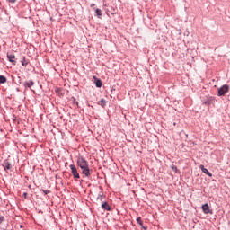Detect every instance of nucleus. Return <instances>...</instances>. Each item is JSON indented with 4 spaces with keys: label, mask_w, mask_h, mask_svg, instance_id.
Returning a JSON list of instances; mask_svg holds the SVG:
<instances>
[{
    "label": "nucleus",
    "mask_w": 230,
    "mask_h": 230,
    "mask_svg": "<svg viewBox=\"0 0 230 230\" xmlns=\"http://www.w3.org/2000/svg\"><path fill=\"white\" fill-rule=\"evenodd\" d=\"M230 87L228 84H224L217 89V96H226V93H229Z\"/></svg>",
    "instance_id": "f257e3e1"
},
{
    "label": "nucleus",
    "mask_w": 230,
    "mask_h": 230,
    "mask_svg": "<svg viewBox=\"0 0 230 230\" xmlns=\"http://www.w3.org/2000/svg\"><path fill=\"white\" fill-rule=\"evenodd\" d=\"M77 164L81 168V170L89 166V164L87 163V160H85V158L84 156H79L77 158Z\"/></svg>",
    "instance_id": "f03ea898"
},
{
    "label": "nucleus",
    "mask_w": 230,
    "mask_h": 230,
    "mask_svg": "<svg viewBox=\"0 0 230 230\" xmlns=\"http://www.w3.org/2000/svg\"><path fill=\"white\" fill-rule=\"evenodd\" d=\"M70 169L74 179H80V173H78V169H76V166H75V164H70Z\"/></svg>",
    "instance_id": "7ed1b4c3"
},
{
    "label": "nucleus",
    "mask_w": 230,
    "mask_h": 230,
    "mask_svg": "<svg viewBox=\"0 0 230 230\" xmlns=\"http://www.w3.org/2000/svg\"><path fill=\"white\" fill-rule=\"evenodd\" d=\"M201 208L203 210V213H205V215H213V210L209 208V205L208 203L202 205Z\"/></svg>",
    "instance_id": "20e7f679"
},
{
    "label": "nucleus",
    "mask_w": 230,
    "mask_h": 230,
    "mask_svg": "<svg viewBox=\"0 0 230 230\" xmlns=\"http://www.w3.org/2000/svg\"><path fill=\"white\" fill-rule=\"evenodd\" d=\"M34 85L35 82H33V80H28L23 83V87H25V89H30L31 91H33L31 87H33Z\"/></svg>",
    "instance_id": "39448f33"
},
{
    "label": "nucleus",
    "mask_w": 230,
    "mask_h": 230,
    "mask_svg": "<svg viewBox=\"0 0 230 230\" xmlns=\"http://www.w3.org/2000/svg\"><path fill=\"white\" fill-rule=\"evenodd\" d=\"M215 99L213 97H207L206 99L203 100V105H212L214 103Z\"/></svg>",
    "instance_id": "423d86ee"
},
{
    "label": "nucleus",
    "mask_w": 230,
    "mask_h": 230,
    "mask_svg": "<svg viewBox=\"0 0 230 230\" xmlns=\"http://www.w3.org/2000/svg\"><path fill=\"white\" fill-rule=\"evenodd\" d=\"M82 173H83V175H85V177L91 176V170L89 169V165H87L86 167H84L82 169Z\"/></svg>",
    "instance_id": "0eeeda50"
},
{
    "label": "nucleus",
    "mask_w": 230,
    "mask_h": 230,
    "mask_svg": "<svg viewBox=\"0 0 230 230\" xmlns=\"http://www.w3.org/2000/svg\"><path fill=\"white\" fill-rule=\"evenodd\" d=\"M7 59L9 60V62H11V64H13V66H15L17 64V61H15V55L7 54Z\"/></svg>",
    "instance_id": "6e6552de"
},
{
    "label": "nucleus",
    "mask_w": 230,
    "mask_h": 230,
    "mask_svg": "<svg viewBox=\"0 0 230 230\" xmlns=\"http://www.w3.org/2000/svg\"><path fill=\"white\" fill-rule=\"evenodd\" d=\"M2 166H4V170H12V164L8 160H4Z\"/></svg>",
    "instance_id": "1a4fd4ad"
},
{
    "label": "nucleus",
    "mask_w": 230,
    "mask_h": 230,
    "mask_svg": "<svg viewBox=\"0 0 230 230\" xmlns=\"http://www.w3.org/2000/svg\"><path fill=\"white\" fill-rule=\"evenodd\" d=\"M200 169H201V172H203V173H206V175H208V177H213V173H211L209 170L205 168L204 165H200Z\"/></svg>",
    "instance_id": "9d476101"
},
{
    "label": "nucleus",
    "mask_w": 230,
    "mask_h": 230,
    "mask_svg": "<svg viewBox=\"0 0 230 230\" xmlns=\"http://www.w3.org/2000/svg\"><path fill=\"white\" fill-rule=\"evenodd\" d=\"M101 208H102V209H104L105 211H111V206L109 205V203H107V201H104V202L102 204Z\"/></svg>",
    "instance_id": "9b49d317"
},
{
    "label": "nucleus",
    "mask_w": 230,
    "mask_h": 230,
    "mask_svg": "<svg viewBox=\"0 0 230 230\" xmlns=\"http://www.w3.org/2000/svg\"><path fill=\"white\" fill-rule=\"evenodd\" d=\"M95 15L98 17V19H102V9L95 8Z\"/></svg>",
    "instance_id": "f8f14e48"
},
{
    "label": "nucleus",
    "mask_w": 230,
    "mask_h": 230,
    "mask_svg": "<svg viewBox=\"0 0 230 230\" xmlns=\"http://www.w3.org/2000/svg\"><path fill=\"white\" fill-rule=\"evenodd\" d=\"M21 63H22V66H23V67H28V60H26V58H22V60H21Z\"/></svg>",
    "instance_id": "ddd939ff"
},
{
    "label": "nucleus",
    "mask_w": 230,
    "mask_h": 230,
    "mask_svg": "<svg viewBox=\"0 0 230 230\" xmlns=\"http://www.w3.org/2000/svg\"><path fill=\"white\" fill-rule=\"evenodd\" d=\"M95 86L100 88L102 85H103V83L100 79H95L94 81Z\"/></svg>",
    "instance_id": "4468645a"
},
{
    "label": "nucleus",
    "mask_w": 230,
    "mask_h": 230,
    "mask_svg": "<svg viewBox=\"0 0 230 230\" xmlns=\"http://www.w3.org/2000/svg\"><path fill=\"white\" fill-rule=\"evenodd\" d=\"M98 105H101V107L105 108V106L107 105V101H105V99H101V100L99 101Z\"/></svg>",
    "instance_id": "2eb2a0df"
},
{
    "label": "nucleus",
    "mask_w": 230,
    "mask_h": 230,
    "mask_svg": "<svg viewBox=\"0 0 230 230\" xmlns=\"http://www.w3.org/2000/svg\"><path fill=\"white\" fill-rule=\"evenodd\" d=\"M6 76L0 75V84H6Z\"/></svg>",
    "instance_id": "dca6fc26"
},
{
    "label": "nucleus",
    "mask_w": 230,
    "mask_h": 230,
    "mask_svg": "<svg viewBox=\"0 0 230 230\" xmlns=\"http://www.w3.org/2000/svg\"><path fill=\"white\" fill-rule=\"evenodd\" d=\"M137 223L139 225V226H143V221L141 220V217H138L137 218Z\"/></svg>",
    "instance_id": "f3484780"
},
{
    "label": "nucleus",
    "mask_w": 230,
    "mask_h": 230,
    "mask_svg": "<svg viewBox=\"0 0 230 230\" xmlns=\"http://www.w3.org/2000/svg\"><path fill=\"white\" fill-rule=\"evenodd\" d=\"M40 191H42L45 195L51 193V190H46L44 189L40 190Z\"/></svg>",
    "instance_id": "a211bd4d"
},
{
    "label": "nucleus",
    "mask_w": 230,
    "mask_h": 230,
    "mask_svg": "<svg viewBox=\"0 0 230 230\" xmlns=\"http://www.w3.org/2000/svg\"><path fill=\"white\" fill-rule=\"evenodd\" d=\"M171 168H172V170H173V172H175V173H177V172H178L177 166L172 165Z\"/></svg>",
    "instance_id": "6ab92c4d"
},
{
    "label": "nucleus",
    "mask_w": 230,
    "mask_h": 230,
    "mask_svg": "<svg viewBox=\"0 0 230 230\" xmlns=\"http://www.w3.org/2000/svg\"><path fill=\"white\" fill-rule=\"evenodd\" d=\"M4 216H0V225H2L3 224V222H4Z\"/></svg>",
    "instance_id": "aec40b11"
},
{
    "label": "nucleus",
    "mask_w": 230,
    "mask_h": 230,
    "mask_svg": "<svg viewBox=\"0 0 230 230\" xmlns=\"http://www.w3.org/2000/svg\"><path fill=\"white\" fill-rule=\"evenodd\" d=\"M8 2L13 4V3H17V0H8Z\"/></svg>",
    "instance_id": "412c9836"
},
{
    "label": "nucleus",
    "mask_w": 230,
    "mask_h": 230,
    "mask_svg": "<svg viewBox=\"0 0 230 230\" xmlns=\"http://www.w3.org/2000/svg\"><path fill=\"white\" fill-rule=\"evenodd\" d=\"M141 227H142L143 230H147L148 229V227L144 226L143 225L141 226Z\"/></svg>",
    "instance_id": "4be33fe9"
},
{
    "label": "nucleus",
    "mask_w": 230,
    "mask_h": 230,
    "mask_svg": "<svg viewBox=\"0 0 230 230\" xmlns=\"http://www.w3.org/2000/svg\"><path fill=\"white\" fill-rule=\"evenodd\" d=\"M23 197H24V199H26V198L28 197V193H27V192H24V193H23Z\"/></svg>",
    "instance_id": "5701e85b"
},
{
    "label": "nucleus",
    "mask_w": 230,
    "mask_h": 230,
    "mask_svg": "<svg viewBox=\"0 0 230 230\" xmlns=\"http://www.w3.org/2000/svg\"><path fill=\"white\" fill-rule=\"evenodd\" d=\"M90 6H91V8H93V7L96 6V4H92Z\"/></svg>",
    "instance_id": "b1692460"
},
{
    "label": "nucleus",
    "mask_w": 230,
    "mask_h": 230,
    "mask_svg": "<svg viewBox=\"0 0 230 230\" xmlns=\"http://www.w3.org/2000/svg\"><path fill=\"white\" fill-rule=\"evenodd\" d=\"M58 91H60V89H57V90H56V93H58Z\"/></svg>",
    "instance_id": "393cba45"
},
{
    "label": "nucleus",
    "mask_w": 230,
    "mask_h": 230,
    "mask_svg": "<svg viewBox=\"0 0 230 230\" xmlns=\"http://www.w3.org/2000/svg\"><path fill=\"white\" fill-rule=\"evenodd\" d=\"M20 227L22 228V225H20Z\"/></svg>",
    "instance_id": "a878e982"
},
{
    "label": "nucleus",
    "mask_w": 230,
    "mask_h": 230,
    "mask_svg": "<svg viewBox=\"0 0 230 230\" xmlns=\"http://www.w3.org/2000/svg\"><path fill=\"white\" fill-rule=\"evenodd\" d=\"M99 197H102V194H99Z\"/></svg>",
    "instance_id": "bb28decb"
}]
</instances>
